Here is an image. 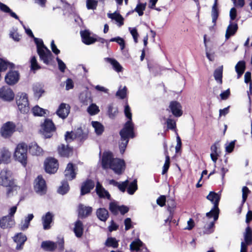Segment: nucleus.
<instances>
[{
	"mask_svg": "<svg viewBox=\"0 0 252 252\" xmlns=\"http://www.w3.org/2000/svg\"><path fill=\"white\" fill-rule=\"evenodd\" d=\"M146 6V3H141L139 1L134 9V11L138 13L139 16H142L144 14L143 11L145 10Z\"/></svg>",
	"mask_w": 252,
	"mask_h": 252,
	"instance_id": "obj_47",
	"label": "nucleus"
},
{
	"mask_svg": "<svg viewBox=\"0 0 252 252\" xmlns=\"http://www.w3.org/2000/svg\"><path fill=\"white\" fill-rule=\"evenodd\" d=\"M118 113L117 108H114L112 104L108 106L107 115L111 119H114Z\"/></svg>",
	"mask_w": 252,
	"mask_h": 252,
	"instance_id": "obj_42",
	"label": "nucleus"
},
{
	"mask_svg": "<svg viewBox=\"0 0 252 252\" xmlns=\"http://www.w3.org/2000/svg\"><path fill=\"white\" fill-rule=\"evenodd\" d=\"M53 215L50 212H47L42 217V221L43 226V229L45 230L50 228V224L52 222Z\"/></svg>",
	"mask_w": 252,
	"mask_h": 252,
	"instance_id": "obj_23",
	"label": "nucleus"
},
{
	"mask_svg": "<svg viewBox=\"0 0 252 252\" xmlns=\"http://www.w3.org/2000/svg\"><path fill=\"white\" fill-rule=\"evenodd\" d=\"M0 153V160L1 163L3 162L4 163H7L10 162L11 153L8 151V150L5 148H3L2 149H1Z\"/></svg>",
	"mask_w": 252,
	"mask_h": 252,
	"instance_id": "obj_30",
	"label": "nucleus"
},
{
	"mask_svg": "<svg viewBox=\"0 0 252 252\" xmlns=\"http://www.w3.org/2000/svg\"><path fill=\"white\" fill-rule=\"evenodd\" d=\"M127 88L125 86L122 89H119L116 92V96L121 99H124L126 95Z\"/></svg>",
	"mask_w": 252,
	"mask_h": 252,
	"instance_id": "obj_56",
	"label": "nucleus"
},
{
	"mask_svg": "<svg viewBox=\"0 0 252 252\" xmlns=\"http://www.w3.org/2000/svg\"><path fill=\"white\" fill-rule=\"evenodd\" d=\"M164 154L165 155V161L163 166L162 171L161 173H166L170 165V157L168 155L167 151V146L164 144Z\"/></svg>",
	"mask_w": 252,
	"mask_h": 252,
	"instance_id": "obj_36",
	"label": "nucleus"
},
{
	"mask_svg": "<svg viewBox=\"0 0 252 252\" xmlns=\"http://www.w3.org/2000/svg\"><path fill=\"white\" fill-rule=\"evenodd\" d=\"M33 40H34V41L36 45L37 51H38V50H41L42 49H45L46 48H47L44 44L42 39L35 37H34Z\"/></svg>",
	"mask_w": 252,
	"mask_h": 252,
	"instance_id": "obj_52",
	"label": "nucleus"
},
{
	"mask_svg": "<svg viewBox=\"0 0 252 252\" xmlns=\"http://www.w3.org/2000/svg\"><path fill=\"white\" fill-rule=\"evenodd\" d=\"M94 187V182L90 179H87L82 184L81 187V195H84L89 193Z\"/></svg>",
	"mask_w": 252,
	"mask_h": 252,
	"instance_id": "obj_20",
	"label": "nucleus"
},
{
	"mask_svg": "<svg viewBox=\"0 0 252 252\" xmlns=\"http://www.w3.org/2000/svg\"><path fill=\"white\" fill-rule=\"evenodd\" d=\"M120 135L124 139L126 137L133 138L135 137L134 132V124L132 120H128L124 125L123 128L120 130Z\"/></svg>",
	"mask_w": 252,
	"mask_h": 252,
	"instance_id": "obj_5",
	"label": "nucleus"
},
{
	"mask_svg": "<svg viewBox=\"0 0 252 252\" xmlns=\"http://www.w3.org/2000/svg\"><path fill=\"white\" fill-rule=\"evenodd\" d=\"M129 138L126 137V139H124L122 137H121V142L119 144V149L120 153L122 154L124 153L126 150L129 141Z\"/></svg>",
	"mask_w": 252,
	"mask_h": 252,
	"instance_id": "obj_48",
	"label": "nucleus"
},
{
	"mask_svg": "<svg viewBox=\"0 0 252 252\" xmlns=\"http://www.w3.org/2000/svg\"><path fill=\"white\" fill-rule=\"evenodd\" d=\"M128 185V180H126L124 182L119 183L117 187L122 192H125L126 190V188Z\"/></svg>",
	"mask_w": 252,
	"mask_h": 252,
	"instance_id": "obj_62",
	"label": "nucleus"
},
{
	"mask_svg": "<svg viewBox=\"0 0 252 252\" xmlns=\"http://www.w3.org/2000/svg\"><path fill=\"white\" fill-rule=\"evenodd\" d=\"M79 100L83 105H87L93 101L91 94L88 92H84L80 93Z\"/></svg>",
	"mask_w": 252,
	"mask_h": 252,
	"instance_id": "obj_27",
	"label": "nucleus"
},
{
	"mask_svg": "<svg viewBox=\"0 0 252 252\" xmlns=\"http://www.w3.org/2000/svg\"><path fill=\"white\" fill-rule=\"evenodd\" d=\"M238 29V27L237 24L230 21V24L227 28L225 35L226 39L227 40L230 37V36L234 35L237 31Z\"/></svg>",
	"mask_w": 252,
	"mask_h": 252,
	"instance_id": "obj_24",
	"label": "nucleus"
},
{
	"mask_svg": "<svg viewBox=\"0 0 252 252\" xmlns=\"http://www.w3.org/2000/svg\"><path fill=\"white\" fill-rule=\"evenodd\" d=\"M129 31L133 38L134 42L137 43L138 42V33L136 29L135 28H129Z\"/></svg>",
	"mask_w": 252,
	"mask_h": 252,
	"instance_id": "obj_64",
	"label": "nucleus"
},
{
	"mask_svg": "<svg viewBox=\"0 0 252 252\" xmlns=\"http://www.w3.org/2000/svg\"><path fill=\"white\" fill-rule=\"evenodd\" d=\"M32 90L34 96L35 98L39 99L45 91L42 85L39 83H36L33 85Z\"/></svg>",
	"mask_w": 252,
	"mask_h": 252,
	"instance_id": "obj_32",
	"label": "nucleus"
},
{
	"mask_svg": "<svg viewBox=\"0 0 252 252\" xmlns=\"http://www.w3.org/2000/svg\"><path fill=\"white\" fill-rule=\"evenodd\" d=\"M32 111L34 116H43L46 114V110L40 108L38 105L33 107Z\"/></svg>",
	"mask_w": 252,
	"mask_h": 252,
	"instance_id": "obj_46",
	"label": "nucleus"
},
{
	"mask_svg": "<svg viewBox=\"0 0 252 252\" xmlns=\"http://www.w3.org/2000/svg\"><path fill=\"white\" fill-rule=\"evenodd\" d=\"M0 185L5 187L10 188L7 190V196L9 195L14 188H17V186H15L11 177L8 174H0Z\"/></svg>",
	"mask_w": 252,
	"mask_h": 252,
	"instance_id": "obj_8",
	"label": "nucleus"
},
{
	"mask_svg": "<svg viewBox=\"0 0 252 252\" xmlns=\"http://www.w3.org/2000/svg\"><path fill=\"white\" fill-rule=\"evenodd\" d=\"M124 113L125 116L128 120H132V113L129 106L126 104L125 106Z\"/></svg>",
	"mask_w": 252,
	"mask_h": 252,
	"instance_id": "obj_58",
	"label": "nucleus"
},
{
	"mask_svg": "<svg viewBox=\"0 0 252 252\" xmlns=\"http://www.w3.org/2000/svg\"><path fill=\"white\" fill-rule=\"evenodd\" d=\"M45 181L40 175L38 176L34 181V189L35 191L40 194L45 193L46 191Z\"/></svg>",
	"mask_w": 252,
	"mask_h": 252,
	"instance_id": "obj_14",
	"label": "nucleus"
},
{
	"mask_svg": "<svg viewBox=\"0 0 252 252\" xmlns=\"http://www.w3.org/2000/svg\"><path fill=\"white\" fill-rule=\"evenodd\" d=\"M30 63L31 70H36L41 68V66L38 64L35 56H32L31 58Z\"/></svg>",
	"mask_w": 252,
	"mask_h": 252,
	"instance_id": "obj_51",
	"label": "nucleus"
},
{
	"mask_svg": "<svg viewBox=\"0 0 252 252\" xmlns=\"http://www.w3.org/2000/svg\"><path fill=\"white\" fill-rule=\"evenodd\" d=\"M96 216L99 220L105 221L109 216L108 211L105 208H99L96 211Z\"/></svg>",
	"mask_w": 252,
	"mask_h": 252,
	"instance_id": "obj_37",
	"label": "nucleus"
},
{
	"mask_svg": "<svg viewBox=\"0 0 252 252\" xmlns=\"http://www.w3.org/2000/svg\"><path fill=\"white\" fill-rule=\"evenodd\" d=\"M70 106L64 103H62L56 111V114L60 118L65 119L70 112Z\"/></svg>",
	"mask_w": 252,
	"mask_h": 252,
	"instance_id": "obj_18",
	"label": "nucleus"
},
{
	"mask_svg": "<svg viewBox=\"0 0 252 252\" xmlns=\"http://www.w3.org/2000/svg\"><path fill=\"white\" fill-rule=\"evenodd\" d=\"M87 112L91 115H95L98 113L99 109L98 107L94 103H92L87 108Z\"/></svg>",
	"mask_w": 252,
	"mask_h": 252,
	"instance_id": "obj_44",
	"label": "nucleus"
},
{
	"mask_svg": "<svg viewBox=\"0 0 252 252\" xmlns=\"http://www.w3.org/2000/svg\"><path fill=\"white\" fill-rule=\"evenodd\" d=\"M105 245L107 247H111L113 248H117L118 246V242L114 238H108L105 242Z\"/></svg>",
	"mask_w": 252,
	"mask_h": 252,
	"instance_id": "obj_50",
	"label": "nucleus"
},
{
	"mask_svg": "<svg viewBox=\"0 0 252 252\" xmlns=\"http://www.w3.org/2000/svg\"><path fill=\"white\" fill-rule=\"evenodd\" d=\"M20 73L18 71L10 70L5 76V83L10 86L17 84L20 79Z\"/></svg>",
	"mask_w": 252,
	"mask_h": 252,
	"instance_id": "obj_11",
	"label": "nucleus"
},
{
	"mask_svg": "<svg viewBox=\"0 0 252 252\" xmlns=\"http://www.w3.org/2000/svg\"><path fill=\"white\" fill-rule=\"evenodd\" d=\"M14 224V220L9 216L3 217L0 220V226L3 229L11 227Z\"/></svg>",
	"mask_w": 252,
	"mask_h": 252,
	"instance_id": "obj_22",
	"label": "nucleus"
},
{
	"mask_svg": "<svg viewBox=\"0 0 252 252\" xmlns=\"http://www.w3.org/2000/svg\"><path fill=\"white\" fill-rule=\"evenodd\" d=\"M80 34L82 42L86 45H90L96 41V38L91 36L89 30L81 31Z\"/></svg>",
	"mask_w": 252,
	"mask_h": 252,
	"instance_id": "obj_19",
	"label": "nucleus"
},
{
	"mask_svg": "<svg viewBox=\"0 0 252 252\" xmlns=\"http://www.w3.org/2000/svg\"><path fill=\"white\" fill-rule=\"evenodd\" d=\"M92 126L94 128L97 135H100L104 131V126L100 123L97 121H93Z\"/></svg>",
	"mask_w": 252,
	"mask_h": 252,
	"instance_id": "obj_41",
	"label": "nucleus"
},
{
	"mask_svg": "<svg viewBox=\"0 0 252 252\" xmlns=\"http://www.w3.org/2000/svg\"><path fill=\"white\" fill-rule=\"evenodd\" d=\"M41 247L46 251L52 252L57 249L62 251L64 249V241L63 239H61L57 243L50 241H43Z\"/></svg>",
	"mask_w": 252,
	"mask_h": 252,
	"instance_id": "obj_3",
	"label": "nucleus"
},
{
	"mask_svg": "<svg viewBox=\"0 0 252 252\" xmlns=\"http://www.w3.org/2000/svg\"><path fill=\"white\" fill-rule=\"evenodd\" d=\"M16 126L12 122H7L3 124L0 132L2 137L5 138L10 137L15 131Z\"/></svg>",
	"mask_w": 252,
	"mask_h": 252,
	"instance_id": "obj_10",
	"label": "nucleus"
},
{
	"mask_svg": "<svg viewBox=\"0 0 252 252\" xmlns=\"http://www.w3.org/2000/svg\"><path fill=\"white\" fill-rule=\"evenodd\" d=\"M235 71L237 73V79L241 77L246 69V63L244 61H239L235 65Z\"/></svg>",
	"mask_w": 252,
	"mask_h": 252,
	"instance_id": "obj_33",
	"label": "nucleus"
},
{
	"mask_svg": "<svg viewBox=\"0 0 252 252\" xmlns=\"http://www.w3.org/2000/svg\"><path fill=\"white\" fill-rule=\"evenodd\" d=\"M16 160L25 166L27 163V145L22 143L17 145L14 154Z\"/></svg>",
	"mask_w": 252,
	"mask_h": 252,
	"instance_id": "obj_2",
	"label": "nucleus"
},
{
	"mask_svg": "<svg viewBox=\"0 0 252 252\" xmlns=\"http://www.w3.org/2000/svg\"><path fill=\"white\" fill-rule=\"evenodd\" d=\"M33 217L34 216L32 214H30L26 217L24 220L21 222V229L22 230L27 229L29 227L30 221L33 219Z\"/></svg>",
	"mask_w": 252,
	"mask_h": 252,
	"instance_id": "obj_40",
	"label": "nucleus"
},
{
	"mask_svg": "<svg viewBox=\"0 0 252 252\" xmlns=\"http://www.w3.org/2000/svg\"><path fill=\"white\" fill-rule=\"evenodd\" d=\"M98 4L97 0H87L86 7L88 9L94 10L96 8Z\"/></svg>",
	"mask_w": 252,
	"mask_h": 252,
	"instance_id": "obj_53",
	"label": "nucleus"
},
{
	"mask_svg": "<svg viewBox=\"0 0 252 252\" xmlns=\"http://www.w3.org/2000/svg\"><path fill=\"white\" fill-rule=\"evenodd\" d=\"M245 242L241 243L240 252H247V246L252 244V229L248 226L244 233Z\"/></svg>",
	"mask_w": 252,
	"mask_h": 252,
	"instance_id": "obj_7",
	"label": "nucleus"
},
{
	"mask_svg": "<svg viewBox=\"0 0 252 252\" xmlns=\"http://www.w3.org/2000/svg\"><path fill=\"white\" fill-rule=\"evenodd\" d=\"M44 166L47 173H55L58 168V160L53 158H48L44 161Z\"/></svg>",
	"mask_w": 252,
	"mask_h": 252,
	"instance_id": "obj_9",
	"label": "nucleus"
},
{
	"mask_svg": "<svg viewBox=\"0 0 252 252\" xmlns=\"http://www.w3.org/2000/svg\"><path fill=\"white\" fill-rule=\"evenodd\" d=\"M37 53L39 57L40 60L44 63L48 65L50 63L53 58V55L48 48L38 50Z\"/></svg>",
	"mask_w": 252,
	"mask_h": 252,
	"instance_id": "obj_12",
	"label": "nucleus"
},
{
	"mask_svg": "<svg viewBox=\"0 0 252 252\" xmlns=\"http://www.w3.org/2000/svg\"><path fill=\"white\" fill-rule=\"evenodd\" d=\"M105 60L110 63L112 65L113 69L117 72H121L123 70V67L116 59L106 58Z\"/></svg>",
	"mask_w": 252,
	"mask_h": 252,
	"instance_id": "obj_34",
	"label": "nucleus"
},
{
	"mask_svg": "<svg viewBox=\"0 0 252 252\" xmlns=\"http://www.w3.org/2000/svg\"><path fill=\"white\" fill-rule=\"evenodd\" d=\"M65 171H66L67 173H76V172L78 171L77 166L75 164L69 162L66 166Z\"/></svg>",
	"mask_w": 252,
	"mask_h": 252,
	"instance_id": "obj_55",
	"label": "nucleus"
},
{
	"mask_svg": "<svg viewBox=\"0 0 252 252\" xmlns=\"http://www.w3.org/2000/svg\"><path fill=\"white\" fill-rule=\"evenodd\" d=\"M127 191L129 194H133L137 189V180H134L129 185H128Z\"/></svg>",
	"mask_w": 252,
	"mask_h": 252,
	"instance_id": "obj_49",
	"label": "nucleus"
},
{
	"mask_svg": "<svg viewBox=\"0 0 252 252\" xmlns=\"http://www.w3.org/2000/svg\"><path fill=\"white\" fill-rule=\"evenodd\" d=\"M220 197V192L216 193L214 191H210L207 196V199L213 204V207L210 212L206 213V218L204 219L205 220L213 218V220L210 222L207 227V229L206 231L207 233H211L213 231V228L214 226L215 222L218 219L219 214L218 206Z\"/></svg>",
	"mask_w": 252,
	"mask_h": 252,
	"instance_id": "obj_1",
	"label": "nucleus"
},
{
	"mask_svg": "<svg viewBox=\"0 0 252 252\" xmlns=\"http://www.w3.org/2000/svg\"><path fill=\"white\" fill-rule=\"evenodd\" d=\"M117 23L118 26L119 27L122 26L124 23V19L123 16L120 14V13L118 12L117 14L116 15L115 18L114 19Z\"/></svg>",
	"mask_w": 252,
	"mask_h": 252,
	"instance_id": "obj_60",
	"label": "nucleus"
},
{
	"mask_svg": "<svg viewBox=\"0 0 252 252\" xmlns=\"http://www.w3.org/2000/svg\"><path fill=\"white\" fill-rule=\"evenodd\" d=\"M114 159L111 152H104L101 158L102 167L105 169L110 168Z\"/></svg>",
	"mask_w": 252,
	"mask_h": 252,
	"instance_id": "obj_17",
	"label": "nucleus"
},
{
	"mask_svg": "<svg viewBox=\"0 0 252 252\" xmlns=\"http://www.w3.org/2000/svg\"><path fill=\"white\" fill-rule=\"evenodd\" d=\"M29 153L33 156H39L42 152V149L35 142L31 143L29 146Z\"/></svg>",
	"mask_w": 252,
	"mask_h": 252,
	"instance_id": "obj_31",
	"label": "nucleus"
},
{
	"mask_svg": "<svg viewBox=\"0 0 252 252\" xmlns=\"http://www.w3.org/2000/svg\"><path fill=\"white\" fill-rule=\"evenodd\" d=\"M95 190L98 195L101 198H107L110 199V195L109 192L106 190L101 185V184L97 182Z\"/></svg>",
	"mask_w": 252,
	"mask_h": 252,
	"instance_id": "obj_29",
	"label": "nucleus"
},
{
	"mask_svg": "<svg viewBox=\"0 0 252 252\" xmlns=\"http://www.w3.org/2000/svg\"><path fill=\"white\" fill-rule=\"evenodd\" d=\"M166 124L168 129L172 130L176 128V122L173 119L168 118L166 120Z\"/></svg>",
	"mask_w": 252,
	"mask_h": 252,
	"instance_id": "obj_63",
	"label": "nucleus"
},
{
	"mask_svg": "<svg viewBox=\"0 0 252 252\" xmlns=\"http://www.w3.org/2000/svg\"><path fill=\"white\" fill-rule=\"evenodd\" d=\"M168 108L167 110L170 111L176 117H180L183 114L182 106L181 103L177 101H171Z\"/></svg>",
	"mask_w": 252,
	"mask_h": 252,
	"instance_id": "obj_15",
	"label": "nucleus"
},
{
	"mask_svg": "<svg viewBox=\"0 0 252 252\" xmlns=\"http://www.w3.org/2000/svg\"><path fill=\"white\" fill-rule=\"evenodd\" d=\"M69 190V186L67 182L64 181L62 183V185L59 188L58 192L63 195L66 193Z\"/></svg>",
	"mask_w": 252,
	"mask_h": 252,
	"instance_id": "obj_43",
	"label": "nucleus"
},
{
	"mask_svg": "<svg viewBox=\"0 0 252 252\" xmlns=\"http://www.w3.org/2000/svg\"><path fill=\"white\" fill-rule=\"evenodd\" d=\"M14 98V93L8 86H3L0 89V98L5 101H11Z\"/></svg>",
	"mask_w": 252,
	"mask_h": 252,
	"instance_id": "obj_13",
	"label": "nucleus"
},
{
	"mask_svg": "<svg viewBox=\"0 0 252 252\" xmlns=\"http://www.w3.org/2000/svg\"><path fill=\"white\" fill-rule=\"evenodd\" d=\"M222 72L223 66L222 65L216 68L214 72V76L216 81L219 84H221L222 83Z\"/></svg>",
	"mask_w": 252,
	"mask_h": 252,
	"instance_id": "obj_38",
	"label": "nucleus"
},
{
	"mask_svg": "<svg viewBox=\"0 0 252 252\" xmlns=\"http://www.w3.org/2000/svg\"><path fill=\"white\" fill-rule=\"evenodd\" d=\"M74 232L77 237L82 236L83 232V226L81 221L77 220L75 222Z\"/></svg>",
	"mask_w": 252,
	"mask_h": 252,
	"instance_id": "obj_39",
	"label": "nucleus"
},
{
	"mask_svg": "<svg viewBox=\"0 0 252 252\" xmlns=\"http://www.w3.org/2000/svg\"><path fill=\"white\" fill-rule=\"evenodd\" d=\"M78 216L81 218H85L89 216L92 212V208L79 204L78 209Z\"/></svg>",
	"mask_w": 252,
	"mask_h": 252,
	"instance_id": "obj_21",
	"label": "nucleus"
},
{
	"mask_svg": "<svg viewBox=\"0 0 252 252\" xmlns=\"http://www.w3.org/2000/svg\"><path fill=\"white\" fill-rule=\"evenodd\" d=\"M73 132L74 135V138L78 139L81 143H83L88 138V134L83 132V130L81 127L74 130Z\"/></svg>",
	"mask_w": 252,
	"mask_h": 252,
	"instance_id": "obj_25",
	"label": "nucleus"
},
{
	"mask_svg": "<svg viewBox=\"0 0 252 252\" xmlns=\"http://www.w3.org/2000/svg\"><path fill=\"white\" fill-rule=\"evenodd\" d=\"M14 241L17 243L16 249L20 250L21 249V246L27 240V237L25 235L22 233H19L16 234L13 237Z\"/></svg>",
	"mask_w": 252,
	"mask_h": 252,
	"instance_id": "obj_26",
	"label": "nucleus"
},
{
	"mask_svg": "<svg viewBox=\"0 0 252 252\" xmlns=\"http://www.w3.org/2000/svg\"><path fill=\"white\" fill-rule=\"evenodd\" d=\"M8 67V62L0 58V72L5 71Z\"/></svg>",
	"mask_w": 252,
	"mask_h": 252,
	"instance_id": "obj_59",
	"label": "nucleus"
},
{
	"mask_svg": "<svg viewBox=\"0 0 252 252\" xmlns=\"http://www.w3.org/2000/svg\"><path fill=\"white\" fill-rule=\"evenodd\" d=\"M110 169L113 170L115 173H122L126 168V163L123 159L114 158L111 163Z\"/></svg>",
	"mask_w": 252,
	"mask_h": 252,
	"instance_id": "obj_16",
	"label": "nucleus"
},
{
	"mask_svg": "<svg viewBox=\"0 0 252 252\" xmlns=\"http://www.w3.org/2000/svg\"><path fill=\"white\" fill-rule=\"evenodd\" d=\"M143 243L139 239H136L133 241L130 245V249L131 251H138L140 247L142 246Z\"/></svg>",
	"mask_w": 252,
	"mask_h": 252,
	"instance_id": "obj_45",
	"label": "nucleus"
},
{
	"mask_svg": "<svg viewBox=\"0 0 252 252\" xmlns=\"http://www.w3.org/2000/svg\"><path fill=\"white\" fill-rule=\"evenodd\" d=\"M56 60H57V62L58 64V67H59V70L62 72H64V71H65V69L66 68V65H65V64L59 57H57Z\"/></svg>",
	"mask_w": 252,
	"mask_h": 252,
	"instance_id": "obj_61",
	"label": "nucleus"
},
{
	"mask_svg": "<svg viewBox=\"0 0 252 252\" xmlns=\"http://www.w3.org/2000/svg\"><path fill=\"white\" fill-rule=\"evenodd\" d=\"M120 206L115 202H111L109 204V210L114 214H117L119 212Z\"/></svg>",
	"mask_w": 252,
	"mask_h": 252,
	"instance_id": "obj_57",
	"label": "nucleus"
},
{
	"mask_svg": "<svg viewBox=\"0 0 252 252\" xmlns=\"http://www.w3.org/2000/svg\"><path fill=\"white\" fill-rule=\"evenodd\" d=\"M16 103L21 113H27L29 112L30 107L27 94L23 93L19 96H17Z\"/></svg>",
	"mask_w": 252,
	"mask_h": 252,
	"instance_id": "obj_6",
	"label": "nucleus"
},
{
	"mask_svg": "<svg viewBox=\"0 0 252 252\" xmlns=\"http://www.w3.org/2000/svg\"><path fill=\"white\" fill-rule=\"evenodd\" d=\"M58 153L60 155L63 157H69L72 152V148L67 146L66 147L64 144L59 146L58 148Z\"/></svg>",
	"mask_w": 252,
	"mask_h": 252,
	"instance_id": "obj_28",
	"label": "nucleus"
},
{
	"mask_svg": "<svg viewBox=\"0 0 252 252\" xmlns=\"http://www.w3.org/2000/svg\"><path fill=\"white\" fill-rule=\"evenodd\" d=\"M250 190L247 187H244L242 188V205L240 207V213L241 211L242 207L243 205V204L245 202V201L247 200L248 195L250 193Z\"/></svg>",
	"mask_w": 252,
	"mask_h": 252,
	"instance_id": "obj_54",
	"label": "nucleus"
},
{
	"mask_svg": "<svg viewBox=\"0 0 252 252\" xmlns=\"http://www.w3.org/2000/svg\"><path fill=\"white\" fill-rule=\"evenodd\" d=\"M42 135L45 138H50L52 135V132L56 130V127L53 121L49 119H46L41 125Z\"/></svg>",
	"mask_w": 252,
	"mask_h": 252,
	"instance_id": "obj_4",
	"label": "nucleus"
},
{
	"mask_svg": "<svg viewBox=\"0 0 252 252\" xmlns=\"http://www.w3.org/2000/svg\"><path fill=\"white\" fill-rule=\"evenodd\" d=\"M219 15V9L218 8V0H214V3L212 8L211 16L212 17V22L214 25H216V22Z\"/></svg>",
	"mask_w": 252,
	"mask_h": 252,
	"instance_id": "obj_35",
	"label": "nucleus"
}]
</instances>
